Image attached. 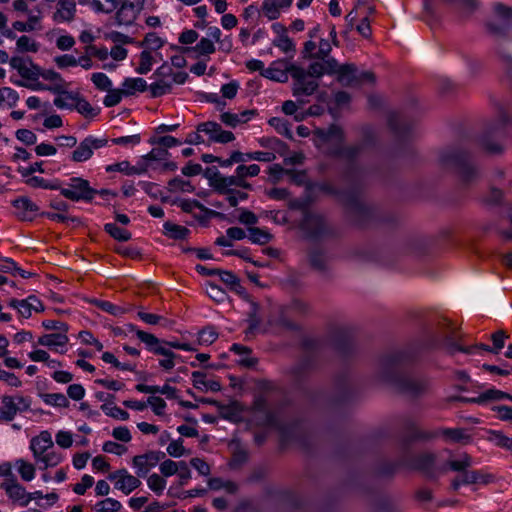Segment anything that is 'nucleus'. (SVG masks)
<instances>
[{"instance_id":"ddd939ff","label":"nucleus","mask_w":512,"mask_h":512,"mask_svg":"<svg viewBox=\"0 0 512 512\" xmlns=\"http://www.w3.org/2000/svg\"><path fill=\"white\" fill-rule=\"evenodd\" d=\"M144 4L123 0L115 14V21L118 25L130 26L137 19Z\"/></svg>"},{"instance_id":"680f3d73","label":"nucleus","mask_w":512,"mask_h":512,"mask_svg":"<svg viewBox=\"0 0 512 512\" xmlns=\"http://www.w3.org/2000/svg\"><path fill=\"white\" fill-rule=\"evenodd\" d=\"M153 56L150 51L144 50L140 54V63L139 67L137 68V72L140 74H147L153 65Z\"/></svg>"},{"instance_id":"09e8293b","label":"nucleus","mask_w":512,"mask_h":512,"mask_svg":"<svg viewBox=\"0 0 512 512\" xmlns=\"http://www.w3.org/2000/svg\"><path fill=\"white\" fill-rule=\"evenodd\" d=\"M122 508V504L113 498H106L95 504L96 512H119Z\"/></svg>"},{"instance_id":"e2e57ef3","label":"nucleus","mask_w":512,"mask_h":512,"mask_svg":"<svg viewBox=\"0 0 512 512\" xmlns=\"http://www.w3.org/2000/svg\"><path fill=\"white\" fill-rule=\"evenodd\" d=\"M273 45L278 47L282 52L289 53L295 51V45L288 35H279L273 40Z\"/></svg>"},{"instance_id":"a878e982","label":"nucleus","mask_w":512,"mask_h":512,"mask_svg":"<svg viewBox=\"0 0 512 512\" xmlns=\"http://www.w3.org/2000/svg\"><path fill=\"white\" fill-rule=\"evenodd\" d=\"M347 204L351 217L359 223L370 215V209L357 196L349 197Z\"/></svg>"},{"instance_id":"f257e3e1","label":"nucleus","mask_w":512,"mask_h":512,"mask_svg":"<svg viewBox=\"0 0 512 512\" xmlns=\"http://www.w3.org/2000/svg\"><path fill=\"white\" fill-rule=\"evenodd\" d=\"M472 457L467 453L450 455L449 458L441 463L439 470L441 474L449 471L456 472L457 475L451 481V489L457 491L462 485L488 484L492 476L484 474L478 470H469L472 466Z\"/></svg>"},{"instance_id":"4be33fe9","label":"nucleus","mask_w":512,"mask_h":512,"mask_svg":"<svg viewBox=\"0 0 512 512\" xmlns=\"http://www.w3.org/2000/svg\"><path fill=\"white\" fill-rule=\"evenodd\" d=\"M293 0H264L259 11L268 20L279 18L282 10L288 9Z\"/></svg>"},{"instance_id":"e433bc0d","label":"nucleus","mask_w":512,"mask_h":512,"mask_svg":"<svg viewBox=\"0 0 512 512\" xmlns=\"http://www.w3.org/2000/svg\"><path fill=\"white\" fill-rule=\"evenodd\" d=\"M118 0H91L90 7L96 14H111L118 7Z\"/></svg>"},{"instance_id":"c756f323","label":"nucleus","mask_w":512,"mask_h":512,"mask_svg":"<svg viewBox=\"0 0 512 512\" xmlns=\"http://www.w3.org/2000/svg\"><path fill=\"white\" fill-rule=\"evenodd\" d=\"M440 434L448 442L452 443H469L471 440L470 435L466 429L463 428H445L440 431Z\"/></svg>"},{"instance_id":"f704fd0d","label":"nucleus","mask_w":512,"mask_h":512,"mask_svg":"<svg viewBox=\"0 0 512 512\" xmlns=\"http://www.w3.org/2000/svg\"><path fill=\"white\" fill-rule=\"evenodd\" d=\"M154 353L163 356V359L159 360V365L165 370H171L175 366V359L180 358L168 347L162 345L154 349Z\"/></svg>"},{"instance_id":"a211bd4d","label":"nucleus","mask_w":512,"mask_h":512,"mask_svg":"<svg viewBox=\"0 0 512 512\" xmlns=\"http://www.w3.org/2000/svg\"><path fill=\"white\" fill-rule=\"evenodd\" d=\"M164 456V453L156 451H150L143 455L135 456L132 460V464L133 467L136 469L137 476H146L150 469L155 467Z\"/></svg>"},{"instance_id":"412c9836","label":"nucleus","mask_w":512,"mask_h":512,"mask_svg":"<svg viewBox=\"0 0 512 512\" xmlns=\"http://www.w3.org/2000/svg\"><path fill=\"white\" fill-rule=\"evenodd\" d=\"M1 488L5 490L12 501L18 502L22 507L29 504L28 492L14 478L2 483Z\"/></svg>"},{"instance_id":"473e14b6","label":"nucleus","mask_w":512,"mask_h":512,"mask_svg":"<svg viewBox=\"0 0 512 512\" xmlns=\"http://www.w3.org/2000/svg\"><path fill=\"white\" fill-rule=\"evenodd\" d=\"M201 401L203 403H209V404H213V405L217 406L220 411L221 416L225 419L232 420V421H237L239 419L240 410L236 403L226 406V405L219 404L216 400L202 399Z\"/></svg>"},{"instance_id":"0e129e2a","label":"nucleus","mask_w":512,"mask_h":512,"mask_svg":"<svg viewBox=\"0 0 512 512\" xmlns=\"http://www.w3.org/2000/svg\"><path fill=\"white\" fill-rule=\"evenodd\" d=\"M217 338L218 334L212 327L204 328L198 333V343L200 345L212 344Z\"/></svg>"},{"instance_id":"3c124183","label":"nucleus","mask_w":512,"mask_h":512,"mask_svg":"<svg viewBox=\"0 0 512 512\" xmlns=\"http://www.w3.org/2000/svg\"><path fill=\"white\" fill-rule=\"evenodd\" d=\"M16 47L19 52H37L39 49V44L33 40L31 37L23 35L18 38L16 42Z\"/></svg>"},{"instance_id":"ea45409f","label":"nucleus","mask_w":512,"mask_h":512,"mask_svg":"<svg viewBox=\"0 0 512 512\" xmlns=\"http://www.w3.org/2000/svg\"><path fill=\"white\" fill-rule=\"evenodd\" d=\"M122 87L125 95H131L136 91H145L148 85L143 78H127L124 80Z\"/></svg>"},{"instance_id":"052dcab7","label":"nucleus","mask_w":512,"mask_h":512,"mask_svg":"<svg viewBox=\"0 0 512 512\" xmlns=\"http://www.w3.org/2000/svg\"><path fill=\"white\" fill-rule=\"evenodd\" d=\"M198 132H205L209 135V138L216 142V138L219 135V132L222 131L221 126L216 122H206L202 123L197 128Z\"/></svg>"},{"instance_id":"8fccbe9b","label":"nucleus","mask_w":512,"mask_h":512,"mask_svg":"<svg viewBox=\"0 0 512 512\" xmlns=\"http://www.w3.org/2000/svg\"><path fill=\"white\" fill-rule=\"evenodd\" d=\"M309 262L312 267L320 271H324L327 267V257L318 249L312 250L309 253Z\"/></svg>"},{"instance_id":"0eeeda50","label":"nucleus","mask_w":512,"mask_h":512,"mask_svg":"<svg viewBox=\"0 0 512 512\" xmlns=\"http://www.w3.org/2000/svg\"><path fill=\"white\" fill-rule=\"evenodd\" d=\"M294 80L292 91L293 95L298 96H310L312 95L317 88L319 87L318 80L310 77L306 70L300 66H295L292 68V76Z\"/></svg>"},{"instance_id":"6e6552de","label":"nucleus","mask_w":512,"mask_h":512,"mask_svg":"<svg viewBox=\"0 0 512 512\" xmlns=\"http://www.w3.org/2000/svg\"><path fill=\"white\" fill-rule=\"evenodd\" d=\"M60 193L72 201L92 200L96 190L91 188L89 182L85 179L74 177L70 179L67 188H61Z\"/></svg>"},{"instance_id":"bb28decb","label":"nucleus","mask_w":512,"mask_h":512,"mask_svg":"<svg viewBox=\"0 0 512 512\" xmlns=\"http://www.w3.org/2000/svg\"><path fill=\"white\" fill-rule=\"evenodd\" d=\"M12 83L21 86L26 87L28 89L37 91V90H48L52 93L59 94V96H62V93H66L67 91L64 89L65 82L62 79L61 82H52L53 84L50 86H45L40 82L37 83H24L21 80H13L11 79Z\"/></svg>"},{"instance_id":"58836bf2","label":"nucleus","mask_w":512,"mask_h":512,"mask_svg":"<svg viewBox=\"0 0 512 512\" xmlns=\"http://www.w3.org/2000/svg\"><path fill=\"white\" fill-rule=\"evenodd\" d=\"M164 234L169 238L182 240L185 239L189 234V229L184 226L174 224L170 221H167L163 225Z\"/></svg>"},{"instance_id":"338daca9","label":"nucleus","mask_w":512,"mask_h":512,"mask_svg":"<svg viewBox=\"0 0 512 512\" xmlns=\"http://www.w3.org/2000/svg\"><path fill=\"white\" fill-rule=\"evenodd\" d=\"M480 394H481L483 404L488 403V402L500 401V400H503L504 397H507L506 392H503V391L495 389V388L488 389Z\"/></svg>"},{"instance_id":"49530a36","label":"nucleus","mask_w":512,"mask_h":512,"mask_svg":"<svg viewBox=\"0 0 512 512\" xmlns=\"http://www.w3.org/2000/svg\"><path fill=\"white\" fill-rule=\"evenodd\" d=\"M168 190L172 193H176V192L190 193V192L194 191V187L192 186L190 181L176 177L168 182Z\"/></svg>"},{"instance_id":"c03bdc74","label":"nucleus","mask_w":512,"mask_h":512,"mask_svg":"<svg viewBox=\"0 0 512 512\" xmlns=\"http://www.w3.org/2000/svg\"><path fill=\"white\" fill-rule=\"evenodd\" d=\"M249 240L255 244L264 245L271 241L272 235L260 228L250 227L248 228Z\"/></svg>"},{"instance_id":"2eb2a0df","label":"nucleus","mask_w":512,"mask_h":512,"mask_svg":"<svg viewBox=\"0 0 512 512\" xmlns=\"http://www.w3.org/2000/svg\"><path fill=\"white\" fill-rule=\"evenodd\" d=\"M410 466L414 469L424 472L428 477L435 478L441 475L439 466L441 463L436 461V456L432 453H421L411 460Z\"/></svg>"},{"instance_id":"f03ea898","label":"nucleus","mask_w":512,"mask_h":512,"mask_svg":"<svg viewBox=\"0 0 512 512\" xmlns=\"http://www.w3.org/2000/svg\"><path fill=\"white\" fill-rule=\"evenodd\" d=\"M342 141L343 131L339 126L332 125L315 132V145L326 154L352 157L358 152L357 147L344 148Z\"/></svg>"},{"instance_id":"79ce46f5","label":"nucleus","mask_w":512,"mask_h":512,"mask_svg":"<svg viewBox=\"0 0 512 512\" xmlns=\"http://www.w3.org/2000/svg\"><path fill=\"white\" fill-rule=\"evenodd\" d=\"M75 109L86 118H93L97 116L100 112L99 108L93 107L85 98H83L80 94L78 96V100L76 102Z\"/></svg>"},{"instance_id":"7ed1b4c3","label":"nucleus","mask_w":512,"mask_h":512,"mask_svg":"<svg viewBox=\"0 0 512 512\" xmlns=\"http://www.w3.org/2000/svg\"><path fill=\"white\" fill-rule=\"evenodd\" d=\"M440 161L444 165L455 166L458 176L464 184L472 183L479 176L478 168L465 152L446 150L441 153Z\"/></svg>"},{"instance_id":"774afa93","label":"nucleus","mask_w":512,"mask_h":512,"mask_svg":"<svg viewBox=\"0 0 512 512\" xmlns=\"http://www.w3.org/2000/svg\"><path fill=\"white\" fill-rule=\"evenodd\" d=\"M9 306L16 309L18 313L24 318H29L32 315V310L30 309L26 299H12L9 301Z\"/></svg>"},{"instance_id":"9b49d317","label":"nucleus","mask_w":512,"mask_h":512,"mask_svg":"<svg viewBox=\"0 0 512 512\" xmlns=\"http://www.w3.org/2000/svg\"><path fill=\"white\" fill-rule=\"evenodd\" d=\"M108 479L113 482L114 488L129 495L141 485L138 477L130 474L126 469H119L109 474Z\"/></svg>"},{"instance_id":"39448f33","label":"nucleus","mask_w":512,"mask_h":512,"mask_svg":"<svg viewBox=\"0 0 512 512\" xmlns=\"http://www.w3.org/2000/svg\"><path fill=\"white\" fill-rule=\"evenodd\" d=\"M461 339L462 334L455 324L447 320L439 324L435 335V342L439 347L445 349L450 354H454Z\"/></svg>"},{"instance_id":"6e6d98bb","label":"nucleus","mask_w":512,"mask_h":512,"mask_svg":"<svg viewBox=\"0 0 512 512\" xmlns=\"http://www.w3.org/2000/svg\"><path fill=\"white\" fill-rule=\"evenodd\" d=\"M269 125L273 127L279 134L284 135L288 138H292V133L289 128V124L285 119L273 117L269 120Z\"/></svg>"},{"instance_id":"72a5a7b5","label":"nucleus","mask_w":512,"mask_h":512,"mask_svg":"<svg viewBox=\"0 0 512 512\" xmlns=\"http://www.w3.org/2000/svg\"><path fill=\"white\" fill-rule=\"evenodd\" d=\"M14 467L23 481L30 482L35 478L36 468L34 464L19 458L15 460Z\"/></svg>"},{"instance_id":"13d9d810","label":"nucleus","mask_w":512,"mask_h":512,"mask_svg":"<svg viewBox=\"0 0 512 512\" xmlns=\"http://www.w3.org/2000/svg\"><path fill=\"white\" fill-rule=\"evenodd\" d=\"M147 485L157 495H161L166 487V481L160 475L154 473L148 477Z\"/></svg>"},{"instance_id":"4c0bfd02","label":"nucleus","mask_w":512,"mask_h":512,"mask_svg":"<svg viewBox=\"0 0 512 512\" xmlns=\"http://www.w3.org/2000/svg\"><path fill=\"white\" fill-rule=\"evenodd\" d=\"M79 93L67 91L54 99V105L59 109H75Z\"/></svg>"},{"instance_id":"20e7f679","label":"nucleus","mask_w":512,"mask_h":512,"mask_svg":"<svg viewBox=\"0 0 512 512\" xmlns=\"http://www.w3.org/2000/svg\"><path fill=\"white\" fill-rule=\"evenodd\" d=\"M379 377L383 381L393 384L399 392L413 398L424 395L429 389V381L425 378L410 376L396 377L384 371H381Z\"/></svg>"},{"instance_id":"b1692460","label":"nucleus","mask_w":512,"mask_h":512,"mask_svg":"<svg viewBox=\"0 0 512 512\" xmlns=\"http://www.w3.org/2000/svg\"><path fill=\"white\" fill-rule=\"evenodd\" d=\"M13 206L16 209V215L19 219L24 221L33 220L38 206L27 197H20L13 201Z\"/></svg>"},{"instance_id":"c85d7f7f","label":"nucleus","mask_w":512,"mask_h":512,"mask_svg":"<svg viewBox=\"0 0 512 512\" xmlns=\"http://www.w3.org/2000/svg\"><path fill=\"white\" fill-rule=\"evenodd\" d=\"M255 115L254 110H245L240 113L224 112L220 115L221 121L230 127L248 122Z\"/></svg>"},{"instance_id":"c9c22d12","label":"nucleus","mask_w":512,"mask_h":512,"mask_svg":"<svg viewBox=\"0 0 512 512\" xmlns=\"http://www.w3.org/2000/svg\"><path fill=\"white\" fill-rule=\"evenodd\" d=\"M17 413L14 397L4 396L0 406V419L7 422L12 421Z\"/></svg>"},{"instance_id":"a19ab883","label":"nucleus","mask_w":512,"mask_h":512,"mask_svg":"<svg viewBox=\"0 0 512 512\" xmlns=\"http://www.w3.org/2000/svg\"><path fill=\"white\" fill-rule=\"evenodd\" d=\"M481 146L491 154H499L503 151V145L493 139L489 131H486L480 139Z\"/></svg>"},{"instance_id":"4d7b16f0","label":"nucleus","mask_w":512,"mask_h":512,"mask_svg":"<svg viewBox=\"0 0 512 512\" xmlns=\"http://www.w3.org/2000/svg\"><path fill=\"white\" fill-rule=\"evenodd\" d=\"M207 295L217 303H222L226 300L227 295L223 289L212 282L206 284Z\"/></svg>"},{"instance_id":"a18cd8bd","label":"nucleus","mask_w":512,"mask_h":512,"mask_svg":"<svg viewBox=\"0 0 512 512\" xmlns=\"http://www.w3.org/2000/svg\"><path fill=\"white\" fill-rule=\"evenodd\" d=\"M137 315L142 321L149 325H161L163 327H168L171 324L168 319L158 314L139 311Z\"/></svg>"},{"instance_id":"cd10ccee","label":"nucleus","mask_w":512,"mask_h":512,"mask_svg":"<svg viewBox=\"0 0 512 512\" xmlns=\"http://www.w3.org/2000/svg\"><path fill=\"white\" fill-rule=\"evenodd\" d=\"M192 381L195 388L207 392H217L221 389V384L216 380H207L203 372L194 371L192 373Z\"/></svg>"},{"instance_id":"1a4fd4ad","label":"nucleus","mask_w":512,"mask_h":512,"mask_svg":"<svg viewBox=\"0 0 512 512\" xmlns=\"http://www.w3.org/2000/svg\"><path fill=\"white\" fill-rule=\"evenodd\" d=\"M338 81L345 86L356 85L364 82H374V75L371 72H359L353 64H343L337 73Z\"/></svg>"},{"instance_id":"7c9ffc66","label":"nucleus","mask_w":512,"mask_h":512,"mask_svg":"<svg viewBox=\"0 0 512 512\" xmlns=\"http://www.w3.org/2000/svg\"><path fill=\"white\" fill-rule=\"evenodd\" d=\"M68 337L63 333H53L41 336L38 343L47 346L51 349L58 351V347H63L67 344Z\"/></svg>"},{"instance_id":"393cba45","label":"nucleus","mask_w":512,"mask_h":512,"mask_svg":"<svg viewBox=\"0 0 512 512\" xmlns=\"http://www.w3.org/2000/svg\"><path fill=\"white\" fill-rule=\"evenodd\" d=\"M168 156V151L164 148H154L146 156L142 157L134 168V172L142 174L151 168L152 161L164 160Z\"/></svg>"},{"instance_id":"f3484780","label":"nucleus","mask_w":512,"mask_h":512,"mask_svg":"<svg viewBox=\"0 0 512 512\" xmlns=\"http://www.w3.org/2000/svg\"><path fill=\"white\" fill-rule=\"evenodd\" d=\"M295 66V64L286 60L274 61L268 68L263 70V77L279 83H285L288 81L289 74L292 76V68H295Z\"/></svg>"},{"instance_id":"37998d69","label":"nucleus","mask_w":512,"mask_h":512,"mask_svg":"<svg viewBox=\"0 0 512 512\" xmlns=\"http://www.w3.org/2000/svg\"><path fill=\"white\" fill-rule=\"evenodd\" d=\"M217 275H219L221 281L225 283L227 286H229L230 289L234 290L239 294L243 292V287L241 286L238 277L234 275L232 272L219 269Z\"/></svg>"},{"instance_id":"423d86ee","label":"nucleus","mask_w":512,"mask_h":512,"mask_svg":"<svg viewBox=\"0 0 512 512\" xmlns=\"http://www.w3.org/2000/svg\"><path fill=\"white\" fill-rule=\"evenodd\" d=\"M493 12L495 19L487 23V29L493 36L503 37L512 23V8L502 3H495Z\"/></svg>"},{"instance_id":"f8f14e48","label":"nucleus","mask_w":512,"mask_h":512,"mask_svg":"<svg viewBox=\"0 0 512 512\" xmlns=\"http://www.w3.org/2000/svg\"><path fill=\"white\" fill-rule=\"evenodd\" d=\"M107 144L105 138L86 137L78 147L72 152L71 159L74 162H84L90 159L95 149H99Z\"/></svg>"},{"instance_id":"864d4df0","label":"nucleus","mask_w":512,"mask_h":512,"mask_svg":"<svg viewBox=\"0 0 512 512\" xmlns=\"http://www.w3.org/2000/svg\"><path fill=\"white\" fill-rule=\"evenodd\" d=\"M18 100L19 94L14 89L10 87L0 89V103H6L9 107H14Z\"/></svg>"},{"instance_id":"69168bd1","label":"nucleus","mask_w":512,"mask_h":512,"mask_svg":"<svg viewBox=\"0 0 512 512\" xmlns=\"http://www.w3.org/2000/svg\"><path fill=\"white\" fill-rule=\"evenodd\" d=\"M509 336L506 334L503 330H498L495 333L491 335V339L493 342V347L491 349V352L494 354H498L502 348L505 346V340Z\"/></svg>"},{"instance_id":"6ab92c4d","label":"nucleus","mask_w":512,"mask_h":512,"mask_svg":"<svg viewBox=\"0 0 512 512\" xmlns=\"http://www.w3.org/2000/svg\"><path fill=\"white\" fill-rule=\"evenodd\" d=\"M188 77L186 72L178 71L173 76V79H161L157 80L149 86V90L153 97H160L168 94L172 91L173 84H183Z\"/></svg>"},{"instance_id":"5fc2aeb1","label":"nucleus","mask_w":512,"mask_h":512,"mask_svg":"<svg viewBox=\"0 0 512 512\" xmlns=\"http://www.w3.org/2000/svg\"><path fill=\"white\" fill-rule=\"evenodd\" d=\"M43 401L52 406L67 407L69 401L67 397L62 393H49L42 396Z\"/></svg>"},{"instance_id":"dca6fc26","label":"nucleus","mask_w":512,"mask_h":512,"mask_svg":"<svg viewBox=\"0 0 512 512\" xmlns=\"http://www.w3.org/2000/svg\"><path fill=\"white\" fill-rule=\"evenodd\" d=\"M300 226L304 233L310 238H317L327 231L324 218L319 214L311 212H305Z\"/></svg>"},{"instance_id":"603ef678","label":"nucleus","mask_w":512,"mask_h":512,"mask_svg":"<svg viewBox=\"0 0 512 512\" xmlns=\"http://www.w3.org/2000/svg\"><path fill=\"white\" fill-rule=\"evenodd\" d=\"M135 334L138 337V339L140 341H142L143 343H145L147 345V347L153 353H154L155 348L162 346V344H161L162 341L160 339H158L156 336H154L153 334L144 332L142 330H136Z\"/></svg>"},{"instance_id":"5701e85b","label":"nucleus","mask_w":512,"mask_h":512,"mask_svg":"<svg viewBox=\"0 0 512 512\" xmlns=\"http://www.w3.org/2000/svg\"><path fill=\"white\" fill-rule=\"evenodd\" d=\"M53 446L54 443L48 431H42L38 436L33 437L30 441V450L34 460H37L44 453L52 449Z\"/></svg>"},{"instance_id":"aec40b11","label":"nucleus","mask_w":512,"mask_h":512,"mask_svg":"<svg viewBox=\"0 0 512 512\" xmlns=\"http://www.w3.org/2000/svg\"><path fill=\"white\" fill-rule=\"evenodd\" d=\"M212 186L219 191L220 193L231 192L233 191L231 187H242L249 189L251 185L247 183L245 180L240 179L238 174L233 176H223L219 173H216L212 179Z\"/></svg>"},{"instance_id":"de8ad7c7","label":"nucleus","mask_w":512,"mask_h":512,"mask_svg":"<svg viewBox=\"0 0 512 512\" xmlns=\"http://www.w3.org/2000/svg\"><path fill=\"white\" fill-rule=\"evenodd\" d=\"M105 231L118 241H128L131 239V233L125 229L118 227L114 223H107L104 226Z\"/></svg>"},{"instance_id":"2f4dec72","label":"nucleus","mask_w":512,"mask_h":512,"mask_svg":"<svg viewBox=\"0 0 512 512\" xmlns=\"http://www.w3.org/2000/svg\"><path fill=\"white\" fill-rule=\"evenodd\" d=\"M62 460V454L52 448L35 460V462L39 465L40 469H48L57 466Z\"/></svg>"},{"instance_id":"bf43d9fd","label":"nucleus","mask_w":512,"mask_h":512,"mask_svg":"<svg viewBox=\"0 0 512 512\" xmlns=\"http://www.w3.org/2000/svg\"><path fill=\"white\" fill-rule=\"evenodd\" d=\"M91 81L96 86V88L101 91H109L112 88L111 80L104 73H93L91 76Z\"/></svg>"},{"instance_id":"9d476101","label":"nucleus","mask_w":512,"mask_h":512,"mask_svg":"<svg viewBox=\"0 0 512 512\" xmlns=\"http://www.w3.org/2000/svg\"><path fill=\"white\" fill-rule=\"evenodd\" d=\"M10 66L26 81L24 83H37L40 77V67L30 58L14 56L9 61Z\"/></svg>"},{"instance_id":"4468645a","label":"nucleus","mask_w":512,"mask_h":512,"mask_svg":"<svg viewBox=\"0 0 512 512\" xmlns=\"http://www.w3.org/2000/svg\"><path fill=\"white\" fill-rule=\"evenodd\" d=\"M77 17V3L75 0H56L52 20L56 24L71 23Z\"/></svg>"}]
</instances>
